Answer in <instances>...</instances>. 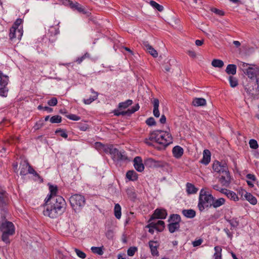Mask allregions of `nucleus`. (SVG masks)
Instances as JSON below:
<instances>
[{
    "label": "nucleus",
    "mask_w": 259,
    "mask_h": 259,
    "mask_svg": "<svg viewBox=\"0 0 259 259\" xmlns=\"http://www.w3.org/2000/svg\"><path fill=\"white\" fill-rule=\"evenodd\" d=\"M0 231L2 232V240L7 244L11 242L10 236L15 233V227L13 223L10 221L5 220L0 223Z\"/></svg>",
    "instance_id": "obj_4"
},
{
    "label": "nucleus",
    "mask_w": 259,
    "mask_h": 259,
    "mask_svg": "<svg viewBox=\"0 0 259 259\" xmlns=\"http://www.w3.org/2000/svg\"><path fill=\"white\" fill-rule=\"evenodd\" d=\"M182 214L188 218H193L196 215V212L194 210L190 209H184L182 211Z\"/></svg>",
    "instance_id": "obj_32"
},
{
    "label": "nucleus",
    "mask_w": 259,
    "mask_h": 259,
    "mask_svg": "<svg viewBox=\"0 0 259 259\" xmlns=\"http://www.w3.org/2000/svg\"><path fill=\"white\" fill-rule=\"evenodd\" d=\"M9 81V76L0 71V86H7Z\"/></svg>",
    "instance_id": "obj_29"
},
{
    "label": "nucleus",
    "mask_w": 259,
    "mask_h": 259,
    "mask_svg": "<svg viewBox=\"0 0 259 259\" xmlns=\"http://www.w3.org/2000/svg\"><path fill=\"white\" fill-rule=\"evenodd\" d=\"M211 65L214 67L222 68L224 65V63L221 60L213 59L211 62Z\"/></svg>",
    "instance_id": "obj_40"
},
{
    "label": "nucleus",
    "mask_w": 259,
    "mask_h": 259,
    "mask_svg": "<svg viewBox=\"0 0 259 259\" xmlns=\"http://www.w3.org/2000/svg\"><path fill=\"white\" fill-rule=\"evenodd\" d=\"M183 153V149L179 146H176L172 149V154L174 156L177 158H180L181 157Z\"/></svg>",
    "instance_id": "obj_24"
},
{
    "label": "nucleus",
    "mask_w": 259,
    "mask_h": 259,
    "mask_svg": "<svg viewBox=\"0 0 259 259\" xmlns=\"http://www.w3.org/2000/svg\"><path fill=\"white\" fill-rule=\"evenodd\" d=\"M44 214L51 218H56L64 213L66 203L62 196H57L49 200H45Z\"/></svg>",
    "instance_id": "obj_1"
},
{
    "label": "nucleus",
    "mask_w": 259,
    "mask_h": 259,
    "mask_svg": "<svg viewBox=\"0 0 259 259\" xmlns=\"http://www.w3.org/2000/svg\"><path fill=\"white\" fill-rule=\"evenodd\" d=\"M74 251L75 252V253H76L77 255L82 258V259H84L86 257V254L84 252H83V251L80 250L79 249H77V248H75L74 249Z\"/></svg>",
    "instance_id": "obj_51"
},
{
    "label": "nucleus",
    "mask_w": 259,
    "mask_h": 259,
    "mask_svg": "<svg viewBox=\"0 0 259 259\" xmlns=\"http://www.w3.org/2000/svg\"><path fill=\"white\" fill-rule=\"evenodd\" d=\"M37 108L39 110L43 109L44 110L47 111L48 112H52L53 110V108L51 107L47 106L43 107L41 105H39Z\"/></svg>",
    "instance_id": "obj_60"
},
{
    "label": "nucleus",
    "mask_w": 259,
    "mask_h": 259,
    "mask_svg": "<svg viewBox=\"0 0 259 259\" xmlns=\"http://www.w3.org/2000/svg\"><path fill=\"white\" fill-rule=\"evenodd\" d=\"M180 227V225L177 224V223H169L167 225L168 231L170 233H173L175 232L178 231Z\"/></svg>",
    "instance_id": "obj_34"
},
{
    "label": "nucleus",
    "mask_w": 259,
    "mask_h": 259,
    "mask_svg": "<svg viewBox=\"0 0 259 259\" xmlns=\"http://www.w3.org/2000/svg\"><path fill=\"white\" fill-rule=\"evenodd\" d=\"M149 246L150 249V251L151 253V254L153 256H158L159 255V252L157 250L158 247H159V244L157 241H154L152 240H150L149 241Z\"/></svg>",
    "instance_id": "obj_17"
},
{
    "label": "nucleus",
    "mask_w": 259,
    "mask_h": 259,
    "mask_svg": "<svg viewBox=\"0 0 259 259\" xmlns=\"http://www.w3.org/2000/svg\"><path fill=\"white\" fill-rule=\"evenodd\" d=\"M153 115L156 117H159L160 116V113L158 110L159 101L158 99H154L153 101Z\"/></svg>",
    "instance_id": "obj_27"
},
{
    "label": "nucleus",
    "mask_w": 259,
    "mask_h": 259,
    "mask_svg": "<svg viewBox=\"0 0 259 259\" xmlns=\"http://www.w3.org/2000/svg\"><path fill=\"white\" fill-rule=\"evenodd\" d=\"M239 194H241V196L244 195L245 199L247 200L250 204L255 205L257 203L256 198L250 193L247 192L244 190L242 189L239 192Z\"/></svg>",
    "instance_id": "obj_15"
},
{
    "label": "nucleus",
    "mask_w": 259,
    "mask_h": 259,
    "mask_svg": "<svg viewBox=\"0 0 259 259\" xmlns=\"http://www.w3.org/2000/svg\"><path fill=\"white\" fill-rule=\"evenodd\" d=\"M225 202V199L223 198H220L218 199H214L212 202V206L214 208H217L223 205Z\"/></svg>",
    "instance_id": "obj_36"
},
{
    "label": "nucleus",
    "mask_w": 259,
    "mask_h": 259,
    "mask_svg": "<svg viewBox=\"0 0 259 259\" xmlns=\"http://www.w3.org/2000/svg\"><path fill=\"white\" fill-rule=\"evenodd\" d=\"M143 47L153 57L156 58L158 56L157 51L149 44L148 41H144L143 42Z\"/></svg>",
    "instance_id": "obj_19"
},
{
    "label": "nucleus",
    "mask_w": 259,
    "mask_h": 259,
    "mask_svg": "<svg viewBox=\"0 0 259 259\" xmlns=\"http://www.w3.org/2000/svg\"><path fill=\"white\" fill-rule=\"evenodd\" d=\"M121 206L118 203L116 204L114 206V212L115 217L117 219H119L121 218Z\"/></svg>",
    "instance_id": "obj_38"
},
{
    "label": "nucleus",
    "mask_w": 259,
    "mask_h": 259,
    "mask_svg": "<svg viewBox=\"0 0 259 259\" xmlns=\"http://www.w3.org/2000/svg\"><path fill=\"white\" fill-rule=\"evenodd\" d=\"M203 240L201 239H199L198 240H196L192 242L193 246L194 247H196L199 246L202 243Z\"/></svg>",
    "instance_id": "obj_62"
},
{
    "label": "nucleus",
    "mask_w": 259,
    "mask_h": 259,
    "mask_svg": "<svg viewBox=\"0 0 259 259\" xmlns=\"http://www.w3.org/2000/svg\"><path fill=\"white\" fill-rule=\"evenodd\" d=\"M78 127L82 131H85L89 128V125L86 123H79Z\"/></svg>",
    "instance_id": "obj_55"
},
{
    "label": "nucleus",
    "mask_w": 259,
    "mask_h": 259,
    "mask_svg": "<svg viewBox=\"0 0 259 259\" xmlns=\"http://www.w3.org/2000/svg\"><path fill=\"white\" fill-rule=\"evenodd\" d=\"M89 57H90V54L88 53H86L81 57H78L76 59V62L78 64H80L85 59L89 58Z\"/></svg>",
    "instance_id": "obj_52"
},
{
    "label": "nucleus",
    "mask_w": 259,
    "mask_h": 259,
    "mask_svg": "<svg viewBox=\"0 0 259 259\" xmlns=\"http://www.w3.org/2000/svg\"><path fill=\"white\" fill-rule=\"evenodd\" d=\"M206 104V100L203 98H195L192 102V105L196 107L202 106Z\"/></svg>",
    "instance_id": "obj_31"
},
{
    "label": "nucleus",
    "mask_w": 259,
    "mask_h": 259,
    "mask_svg": "<svg viewBox=\"0 0 259 259\" xmlns=\"http://www.w3.org/2000/svg\"><path fill=\"white\" fill-rule=\"evenodd\" d=\"M8 194L5 189L0 186V207H5L8 203Z\"/></svg>",
    "instance_id": "obj_13"
},
{
    "label": "nucleus",
    "mask_w": 259,
    "mask_h": 259,
    "mask_svg": "<svg viewBox=\"0 0 259 259\" xmlns=\"http://www.w3.org/2000/svg\"><path fill=\"white\" fill-rule=\"evenodd\" d=\"M225 220L229 223L231 226L230 230H236L239 225V222L237 218H227L225 217Z\"/></svg>",
    "instance_id": "obj_20"
},
{
    "label": "nucleus",
    "mask_w": 259,
    "mask_h": 259,
    "mask_svg": "<svg viewBox=\"0 0 259 259\" xmlns=\"http://www.w3.org/2000/svg\"><path fill=\"white\" fill-rule=\"evenodd\" d=\"M22 22H23L22 19H21L20 18H18L16 19L15 22L14 23V24L12 27H14L15 28L19 29L18 27L20 26V25L22 23Z\"/></svg>",
    "instance_id": "obj_58"
},
{
    "label": "nucleus",
    "mask_w": 259,
    "mask_h": 259,
    "mask_svg": "<svg viewBox=\"0 0 259 259\" xmlns=\"http://www.w3.org/2000/svg\"><path fill=\"white\" fill-rule=\"evenodd\" d=\"M166 118L164 114L162 115L159 119V122L162 124H164L166 122Z\"/></svg>",
    "instance_id": "obj_63"
},
{
    "label": "nucleus",
    "mask_w": 259,
    "mask_h": 259,
    "mask_svg": "<svg viewBox=\"0 0 259 259\" xmlns=\"http://www.w3.org/2000/svg\"><path fill=\"white\" fill-rule=\"evenodd\" d=\"M140 108V106L138 104H137L136 105L131 107V108L128 109L126 111H120L118 109H115L113 113L114 115L117 116H119L120 115H128L130 116L133 113H135L137 111H138Z\"/></svg>",
    "instance_id": "obj_12"
},
{
    "label": "nucleus",
    "mask_w": 259,
    "mask_h": 259,
    "mask_svg": "<svg viewBox=\"0 0 259 259\" xmlns=\"http://www.w3.org/2000/svg\"><path fill=\"white\" fill-rule=\"evenodd\" d=\"M181 221V218L180 215L178 214H170L168 220L169 223H177V224H180Z\"/></svg>",
    "instance_id": "obj_28"
},
{
    "label": "nucleus",
    "mask_w": 259,
    "mask_h": 259,
    "mask_svg": "<svg viewBox=\"0 0 259 259\" xmlns=\"http://www.w3.org/2000/svg\"><path fill=\"white\" fill-rule=\"evenodd\" d=\"M214 172L219 174V181L223 186H228L231 183V176L225 161H215L212 164Z\"/></svg>",
    "instance_id": "obj_3"
},
{
    "label": "nucleus",
    "mask_w": 259,
    "mask_h": 259,
    "mask_svg": "<svg viewBox=\"0 0 259 259\" xmlns=\"http://www.w3.org/2000/svg\"><path fill=\"white\" fill-rule=\"evenodd\" d=\"M126 178L130 181H136L138 179V175L134 170H128L126 174Z\"/></svg>",
    "instance_id": "obj_35"
},
{
    "label": "nucleus",
    "mask_w": 259,
    "mask_h": 259,
    "mask_svg": "<svg viewBox=\"0 0 259 259\" xmlns=\"http://www.w3.org/2000/svg\"><path fill=\"white\" fill-rule=\"evenodd\" d=\"M229 81L230 86L232 88H235L238 84V80L236 77H233V76H230L229 77Z\"/></svg>",
    "instance_id": "obj_43"
},
{
    "label": "nucleus",
    "mask_w": 259,
    "mask_h": 259,
    "mask_svg": "<svg viewBox=\"0 0 259 259\" xmlns=\"http://www.w3.org/2000/svg\"><path fill=\"white\" fill-rule=\"evenodd\" d=\"M210 152L208 150H204L203 152V158L200 162L205 165H207L210 161Z\"/></svg>",
    "instance_id": "obj_23"
},
{
    "label": "nucleus",
    "mask_w": 259,
    "mask_h": 259,
    "mask_svg": "<svg viewBox=\"0 0 259 259\" xmlns=\"http://www.w3.org/2000/svg\"><path fill=\"white\" fill-rule=\"evenodd\" d=\"M167 215L166 210L163 208L156 209L150 217L149 222L154 219H165Z\"/></svg>",
    "instance_id": "obj_10"
},
{
    "label": "nucleus",
    "mask_w": 259,
    "mask_h": 259,
    "mask_svg": "<svg viewBox=\"0 0 259 259\" xmlns=\"http://www.w3.org/2000/svg\"><path fill=\"white\" fill-rule=\"evenodd\" d=\"M52 123H59L62 121V117L59 115L53 116L50 119Z\"/></svg>",
    "instance_id": "obj_46"
},
{
    "label": "nucleus",
    "mask_w": 259,
    "mask_h": 259,
    "mask_svg": "<svg viewBox=\"0 0 259 259\" xmlns=\"http://www.w3.org/2000/svg\"><path fill=\"white\" fill-rule=\"evenodd\" d=\"M244 73L249 78V81L259 82V67H255V66L249 67Z\"/></svg>",
    "instance_id": "obj_9"
},
{
    "label": "nucleus",
    "mask_w": 259,
    "mask_h": 259,
    "mask_svg": "<svg viewBox=\"0 0 259 259\" xmlns=\"http://www.w3.org/2000/svg\"><path fill=\"white\" fill-rule=\"evenodd\" d=\"M188 54L191 57L194 58L196 57V53L193 51H188L187 52Z\"/></svg>",
    "instance_id": "obj_64"
},
{
    "label": "nucleus",
    "mask_w": 259,
    "mask_h": 259,
    "mask_svg": "<svg viewBox=\"0 0 259 259\" xmlns=\"http://www.w3.org/2000/svg\"><path fill=\"white\" fill-rule=\"evenodd\" d=\"M224 231L226 233L228 237L230 239L233 238V233L230 231L228 228H226L224 229Z\"/></svg>",
    "instance_id": "obj_59"
},
{
    "label": "nucleus",
    "mask_w": 259,
    "mask_h": 259,
    "mask_svg": "<svg viewBox=\"0 0 259 259\" xmlns=\"http://www.w3.org/2000/svg\"><path fill=\"white\" fill-rule=\"evenodd\" d=\"M237 67L235 64H229L226 69L228 74L235 75L236 73Z\"/></svg>",
    "instance_id": "obj_33"
},
{
    "label": "nucleus",
    "mask_w": 259,
    "mask_h": 259,
    "mask_svg": "<svg viewBox=\"0 0 259 259\" xmlns=\"http://www.w3.org/2000/svg\"><path fill=\"white\" fill-rule=\"evenodd\" d=\"M148 161L154 166L158 167H164L167 166L168 164L167 162L163 161L156 160L153 158H150L147 159Z\"/></svg>",
    "instance_id": "obj_22"
},
{
    "label": "nucleus",
    "mask_w": 259,
    "mask_h": 259,
    "mask_svg": "<svg viewBox=\"0 0 259 259\" xmlns=\"http://www.w3.org/2000/svg\"><path fill=\"white\" fill-rule=\"evenodd\" d=\"M133 104V101L130 99H128L124 102L119 103L118 104V108L120 109H126L130 105Z\"/></svg>",
    "instance_id": "obj_37"
},
{
    "label": "nucleus",
    "mask_w": 259,
    "mask_h": 259,
    "mask_svg": "<svg viewBox=\"0 0 259 259\" xmlns=\"http://www.w3.org/2000/svg\"><path fill=\"white\" fill-rule=\"evenodd\" d=\"M69 202L74 211L75 212H78L84 206L85 199L83 196L76 194L72 195L70 197Z\"/></svg>",
    "instance_id": "obj_6"
},
{
    "label": "nucleus",
    "mask_w": 259,
    "mask_h": 259,
    "mask_svg": "<svg viewBox=\"0 0 259 259\" xmlns=\"http://www.w3.org/2000/svg\"><path fill=\"white\" fill-rule=\"evenodd\" d=\"M149 141H154L165 148L172 143V138L170 133L162 130H155L151 132L148 138L145 140V143L151 146L152 144Z\"/></svg>",
    "instance_id": "obj_2"
},
{
    "label": "nucleus",
    "mask_w": 259,
    "mask_h": 259,
    "mask_svg": "<svg viewBox=\"0 0 259 259\" xmlns=\"http://www.w3.org/2000/svg\"><path fill=\"white\" fill-rule=\"evenodd\" d=\"M33 175L35 177H39V175L35 171L33 168L29 164L27 174Z\"/></svg>",
    "instance_id": "obj_56"
},
{
    "label": "nucleus",
    "mask_w": 259,
    "mask_h": 259,
    "mask_svg": "<svg viewBox=\"0 0 259 259\" xmlns=\"http://www.w3.org/2000/svg\"><path fill=\"white\" fill-rule=\"evenodd\" d=\"M110 153L113 155V158L117 161H125L127 160V156L124 151H119L117 148H113L112 145L108 147Z\"/></svg>",
    "instance_id": "obj_8"
},
{
    "label": "nucleus",
    "mask_w": 259,
    "mask_h": 259,
    "mask_svg": "<svg viewBox=\"0 0 259 259\" xmlns=\"http://www.w3.org/2000/svg\"><path fill=\"white\" fill-rule=\"evenodd\" d=\"M186 186V192L188 194H195L198 191V189L191 183H187Z\"/></svg>",
    "instance_id": "obj_30"
},
{
    "label": "nucleus",
    "mask_w": 259,
    "mask_h": 259,
    "mask_svg": "<svg viewBox=\"0 0 259 259\" xmlns=\"http://www.w3.org/2000/svg\"><path fill=\"white\" fill-rule=\"evenodd\" d=\"M213 197L211 194L208 193L203 189H201L199 196L198 207L200 211H202L205 208L212 206Z\"/></svg>",
    "instance_id": "obj_5"
},
{
    "label": "nucleus",
    "mask_w": 259,
    "mask_h": 259,
    "mask_svg": "<svg viewBox=\"0 0 259 259\" xmlns=\"http://www.w3.org/2000/svg\"><path fill=\"white\" fill-rule=\"evenodd\" d=\"M23 35V30L22 29H17L14 27H11L10 29L9 37L10 39L12 40L14 38H17L20 39Z\"/></svg>",
    "instance_id": "obj_14"
},
{
    "label": "nucleus",
    "mask_w": 259,
    "mask_h": 259,
    "mask_svg": "<svg viewBox=\"0 0 259 259\" xmlns=\"http://www.w3.org/2000/svg\"><path fill=\"white\" fill-rule=\"evenodd\" d=\"M149 4L152 7L159 12H162L163 10V7L154 1H150Z\"/></svg>",
    "instance_id": "obj_42"
},
{
    "label": "nucleus",
    "mask_w": 259,
    "mask_h": 259,
    "mask_svg": "<svg viewBox=\"0 0 259 259\" xmlns=\"http://www.w3.org/2000/svg\"><path fill=\"white\" fill-rule=\"evenodd\" d=\"M249 144L250 147L253 149H256L258 147L257 141L254 139L250 140Z\"/></svg>",
    "instance_id": "obj_47"
},
{
    "label": "nucleus",
    "mask_w": 259,
    "mask_h": 259,
    "mask_svg": "<svg viewBox=\"0 0 259 259\" xmlns=\"http://www.w3.org/2000/svg\"><path fill=\"white\" fill-rule=\"evenodd\" d=\"M215 252L213 254L214 259H222V248L220 246H217L214 247Z\"/></svg>",
    "instance_id": "obj_39"
},
{
    "label": "nucleus",
    "mask_w": 259,
    "mask_h": 259,
    "mask_svg": "<svg viewBox=\"0 0 259 259\" xmlns=\"http://www.w3.org/2000/svg\"><path fill=\"white\" fill-rule=\"evenodd\" d=\"M58 103L57 99L55 97L52 98L48 101V104L50 106H55Z\"/></svg>",
    "instance_id": "obj_54"
},
{
    "label": "nucleus",
    "mask_w": 259,
    "mask_h": 259,
    "mask_svg": "<svg viewBox=\"0 0 259 259\" xmlns=\"http://www.w3.org/2000/svg\"><path fill=\"white\" fill-rule=\"evenodd\" d=\"M60 3L65 6H68L71 8L73 2L70 0H61Z\"/></svg>",
    "instance_id": "obj_57"
},
{
    "label": "nucleus",
    "mask_w": 259,
    "mask_h": 259,
    "mask_svg": "<svg viewBox=\"0 0 259 259\" xmlns=\"http://www.w3.org/2000/svg\"><path fill=\"white\" fill-rule=\"evenodd\" d=\"M73 10H76L80 13L86 14L87 12L84 8L77 2H73L70 8Z\"/></svg>",
    "instance_id": "obj_21"
},
{
    "label": "nucleus",
    "mask_w": 259,
    "mask_h": 259,
    "mask_svg": "<svg viewBox=\"0 0 259 259\" xmlns=\"http://www.w3.org/2000/svg\"><path fill=\"white\" fill-rule=\"evenodd\" d=\"M66 117L71 120H74V121H78L80 120V117L78 116H77L75 114H70L68 115H66Z\"/></svg>",
    "instance_id": "obj_53"
},
{
    "label": "nucleus",
    "mask_w": 259,
    "mask_h": 259,
    "mask_svg": "<svg viewBox=\"0 0 259 259\" xmlns=\"http://www.w3.org/2000/svg\"><path fill=\"white\" fill-rule=\"evenodd\" d=\"M91 91L93 94V95L91 96L89 99H83V103L85 104H90L93 101L96 100L97 99L98 94L97 92L94 91L93 89H91Z\"/></svg>",
    "instance_id": "obj_26"
},
{
    "label": "nucleus",
    "mask_w": 259,
    "mask_h": 259,
    "mask_svg": "<svg viewBox=\"0 0 259 259\" xmlns=\"http://www.w3.org/2000/svg\"><path fill=\"white\" fill-rule=\"evenodd\" d=\"M48 186L49 187V194L45 199L47 202L51 199L55 198L57 196H61L58 195L59 190L57 185L48 183Z\"/></svg>",
    "instance_id": "obj_11"
},
{
    "label": "nucleus",
    "mask_w": 259,
    "mask_h": 259,
    "mask_svg": "<svg viewBox=\"0 0 259 259\" xmlns=\"http://www.w3.org/2000/svg\"><path fill=\"white\" fill-rule=\"evenodd\" d=\"M211 11L215 13L216 14H218L220 16H223L224 15V12L221 10H219V9H218L217 8H213L211 9Z\"/></svg>",
    "instance_id": "obj_61"
},
{
    "label": "nucleus",
    "mask_w": 259,
    "mask_h": 259,
    "mask_svg": "<svg viewBox=\"0 0 259 259\" xmlns=\"http://www.w3.org/2000/svg\"><path fill=\"white\" fill-rule=\"evenodd\" d=\"M228 198L231 200H233L234 201H237L239 200V198L237 195L233 191H231L228 193Z\"/></svg>",
    "instance_id": "obj_45"
},
{
    "label": "nucleus",
    "mask_w": 259,
    "mask_h": 259,
    "mask_svg": "<svg viewBox=\"0 0 259 259\" xmlns=\"http://www.w3.org/2000/svg\"><path fill=\"white\" fill-rule=\"evenodd\" d=\"M145 122L148 125L151 126L156 125V122L154 118L152 117L147 118Z\"/></svg>",
    "instance_id": "obj_50"
},
{
    "label": "nucleus",
    "mask_w": 259,
    "mask_h": 259,
    "mask_svg": "<svg viewBox=\"0 0 259 259\" xmlns=\"http://www.w3.org/2000/svg\"><path fill=\"white\" fill-rule=\"evenodd\" d=\"M55 133L56 134L60 133V136L65 139H66L68 137V135L66 133V131L63 129H61V128L57 129L55 131Z\"/></svg>",
    "instance_id": "obj_48"
},
{
    "label": "nucleus",
    "mask_w": 259,
    "mask_h": 259,
    "mask_svg": "<svg viewBox=\"0 0 259 259\" xmlns=\"http://www.w3.org/2000/svg\"><path fill=\"white\" fill-rule=\"evenodd\" d=\"M134 166L139 172H142L144 169V166L141 157L137 156L134 159Z\"/></svg>",
    "instance_id": "obj_18"
},
{
    "label": "nucleus",
    "mask_w": 259,
    "mask_h": 259,
    "mask_svg": "<svg viewBox=\"0 0 259 259\" xmlns=\"http://www.w3.org/2000/svg\"><path fill=\"white\" fill-rule=\"evenodd\" d=\"M103 246H102V247L93 246L91 247V249L93 253L102 255L104 253V252L103 250Z\"/></svg>",
    "instance_id": "obj_41"
},
{
    "label": "nucleus",
    "mask_w": 259,
    "mask_h": 259,
    "mask_svg": "<svg viewBox=\"0 0 259 259\" xmlns=\"http://www.w3.org/2000/svg\"><path fill=\"white\" fill-rule=\"evenodd\" d=\"M29 164L28 162L26 160L20 163V175L26 176L27 174Z\"/></svg>",
    "instance_id": "obj_25"
},
{
    "label": "nucleus",
    "mask_w": 259,
    "mask_h": 259,
    "mask_svg": "<svg viewBox=\"0 0 259 259\" xmlns=\"http://www.w3.org/2000/svg\"><path fill=\"white\" fill-rule=\"evenodd\" d=\"M9 89L7 86H0V96L6 97L8 96Z\"/></svg>",
    "instance_id": "obj_44"
},
{
    "label": "nucleus",
    "mask_w": 259,
    "mask_h": 259,
    "mask_svg": "<svg viewBox=\"0 0 259 259\" xmlns=\"http://www.w3.org/2000/svg\"><path fill=\"white\" fill-rule=\"evenodd\" d=\"M137 251V248L136 247H130L127 251V255L130 256H133L135 252Z\"/></svg>",
    "instance_id": "obj_49"
},
{
    "label": "nucleus",
    "mask_w": 259,
    "mask_h": 259,
    "mask_svg": "<svg viewBox=\"0 0 259 259\" xmlns=\"http://www.w3.org/2000/svg\"><path fill=\"white\" fill-rule=\"evenodd\" d=\"M148 228H155L158 232H162L165 228L164 222L161 220H159L157 223L151 222L147 226Z\"/></svg>",
    "instance_id": "obj_16"
},
{
    "label": "nucleus",
    "mask_w": 259,
    "mask_h": 259,
    "mask_svg": "<svg viewBox=\"0 0 259 259\" xmlns=\"http://www.w3.org/2000/svg\"><path fill=\"white\" fill-rule=\"evenodd\" d=\"M246 93L253 98H258L259 97L258 82L249 81L245 86Z\"/></svg>",
    "instance_id": "obj_7"
}]
</instances>
